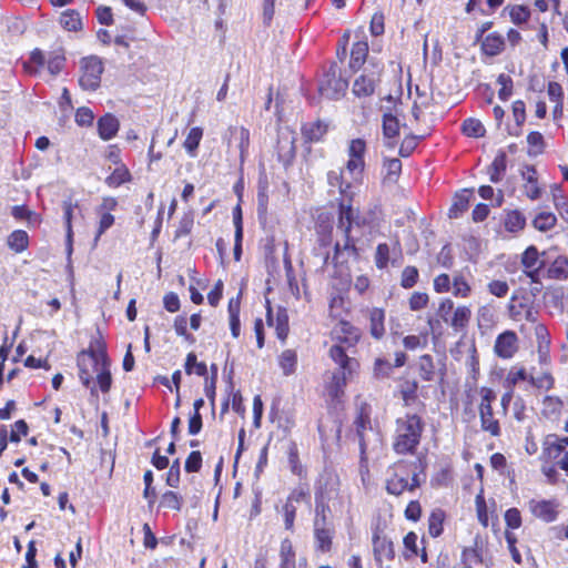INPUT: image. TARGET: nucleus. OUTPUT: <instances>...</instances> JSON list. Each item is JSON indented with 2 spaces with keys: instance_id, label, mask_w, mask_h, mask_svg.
I'll return each mask as SVG.
<instances>
[{
  "instance_id": "16",
  "label": "nucleus",
  "mask_w": 568,
  "mask_h": 568,
  "mask_svg": "<svg viewBox=\"0 0 568 568\" xmlns=\"http://www.w3.org/2000/svg\"><path fill=\"white\" fill-rule=\"evenodd\" d=\"M266 321L270 326H275L276 336L278 339L284 342L288 335V314L283 307H278L276 311L275 318L272 315L271 307H267Z\"/></svg>"
},
{
  "instance_id": "53",
  "label": "nucleus",
  "mask_w": 568,
  "mask_h": 568,
  "mask_svg": "<svg viewBox=\"0 0 568 568\" xmlns=\"http://www.w3.org/2000/svg\"><path fill=\"white\" fill-rule=\"evenodd\" d=\"M419 273L415 266H406L402 272L400 286L403 288H412L418 282Z\"/></svg>"
},
{
  "instance_id": "57",
  "label": "nucleus",
  "mask_w": 568,
  "mask_h": 568,
  "mask_svg": "<svg viewBox=\"0 0 568 568\" xmlns=\"http://www.w3.org/2000/svg\"><path fill=\"white\" fill-rule=\"evenodd\" d=\"M546 444L548 445L549 455L555 454V457H557L568 446V436L562 438L549 436Z\"/></svg>"
},
{
  "instance_id": "7",
  "label": "nucleus",
  "mask_w": 568,
  "mask_h": 568,
  "mask_svg": "<svg viewBox=\"0 0 568 568\" xmlns=\"http://www.w3.org/2000/svg\"><path fill=\"white\" fill-rule=\"evenodd\" d=\"M104 67L95 55L84 57L80 61L79 84L83 90L95 91L101 83Z\"/></svg>"
},
{
  "instance_id": "28",
  "label": "nucleus",
  "mask_w": 568,
  "mask_h": 568,
  "mask_svg": "<svg viewBox=\"0 0 568 568\" xmlns=\"http://www.w3.org/2000/svg\"><path fill=\"white\" fill-rule=\"evenodd\" d=\"M368 54V43L366 41H357L353 44L351 51L349 67L354 71L358 70L366 61Z\"/></svg>"
},
{
  "instance_id": "24",
  "label": "nucleus",
  "mask_w": 568,
  "mask_h": 568,
  "mask_svg": "<svg viewBox=\"0 0 568 568\" xmlns=\"http://www.w3.org/2000/svg\"><path fill=\"white\" fill-rule=\"evenodd\" d=\"M385 311L374 307L369 311V333L375 339H381L385 334Z\"/></svg>"
},
{
  "instance_id": "3",
  "label": "nucleus",
  "mask_w": 568,
  "mask_h": 568,
  "mask_svg": "<svg viewBox=\"0 0 568 568\" xmlns=\"http://www.w3.org/2000/svg\"><path fill=\"white\" fill-rule=\"evenodd\" d=\"M425 457L415 460L400 459L387 468L386 490L399 496L404 491H413L425 480Z\"/></svg>"
},
{
  "instance_id": "18",
  "label": "nucleus",
  "mask_w": 568,
  "mask_h": 568,
  "mask_svg": "<svg viewBox=\"0 0 568 568\" xmlns=\"http://www.w3.org/2000/svg\"><path fill=\"white\" fill-rule=\"evenodd\" d=\"M62 211H63V220L65 225V244L67 252L70 255L72 253V243H73V229H72V219L74 211H79V205L77 202H72L71 200H65L62 202Z\"/></svg>"
},
{
  "instance_id": "20",
  "label": "nucleus",
  "mask_w": 568,
  "mask_h": 568,
  "mask_svg": "<svg viewBox=\"0 0 568 568\" xmlns=\"http://www.w3.org/2000/svg\"><path fill=\"white\" fill-rule=\"evenodd\" d=\"M540 410L546 418L556 420L564 410V403L558 396L546 395L541 402Z\"/></svg>"
},
{
  "instance_id": "23",
  "label": "nucleus",
  "mask_w": 568,
  "mask_h": 568,
  "mask_svg": "<svg viewBox=\"0 0 568 568\" xmlns=\"http://www.w3.org/2000/svg\"><path fill=\"white\" fill-rule=\"evenodd\" d=\"M528 383L531 387L539 390H550L554 387V378L547 371H537L532 368L529 372Z\"/></svg>"
},
{
  "instance_id": "14",
  "label": "nucleus",
  "mask_w": 568,
  "mask_h": 568,
  "mask_svg": "<svg viewBox=\"0 0 568 568\" xmlns=\"http://www.w3.org/2000/svg\"><path fill=\"white\" fill-rule=\"evenodd\" d=\"M381 68L371 73L359 75L353 84V93L358 98L369 97L375 92L377 82L379 81Z\"/></svg>"
},
{
  "instance_id": "33",
  "label": "nucleus",
  "mask_w": 568,
  "mask_h": 568,
  "mask_svg": "<svg viewBox=\"0 0 568 568\" xmlns=\"http://www.w3.org/2000/svg\"><path fill=\"white\" fill-rule=\"evenodd\" d=\"M280 568H296L295 551L290 539H284L280 548Z\"/></svg>"
},
{
  "instance_id": "51",
  "label": "nucleus",
  "mask_w": 568,
  "mask_h": 568,
  "mask_svg": "<svg viewBox=\"0 0 568 568\" xmlns=\"http://www.w3.org/2000/svg\"><path fill=\"white\" fill-rule=\"evenodd\" d=\"M185 371L187 374H195L197 376H206L207 367L203 362H197L196 355L190 353L185 361Z\"/></svg>"
},
{
  "instance_id": "44",
  "label": "nucleus",
  "mask_w": 568,
  "mask_h": 568,
  "mask_svg": "<svg viewBox=\"0 0 568 568\" xmlns=\"http://www.w3.org/2000/svg\"><path fill=\"white\" fill-rule=\"evenodd\" d=\"M202 135H203V131L199 126L192 128L190 130V132L184 141V144H183L186 152L190 154V156L196 155V150L201 142Z\"/></svg>"
},
{
  "instance_id": "29",
  "label": "nucleus",
  "mask_w": 568,
  "mask_h": 568,
  "mask_svg": "<svg viewBox=\"0 0 568 568\" xmlns=\"http://www.w3.org/2000/svg\"><path fill=\"white\" fill-rule=\"evenodd\" d=\"M8 247L14 253H22L29 246V235L23 230H16L7 237Z\"/></svg>"
},
{
  "instance_id": "37",
  "label": "nucleus",
  "mask_w": 568,
  "mask_h": 568,
  "mask_svg": "<svg viewBox=\"0 0 568 568\" xmlns=\"http://www.w3.org/2000/svg\"><path fill=\"white\" fill-rule=\"evenodd\" d=\"M47 62V58L42 50L34 49L31 51L28 61L23 63V68L27 72L31 74L38 73L39 69H41Z\"/></svg>"
},
{
  "instance_id": "52",
  "label": "nucleus",
  "mask_w": 568,
  "mask_h": 568,
  "mask_svg": "<svg viewBox=\"0 0 568 568\" xmlns=\"http://www.w3.org/2000/svg\"><path fill=\"white\" fill-rule=\"evenodd\" d=\"M327 182L331 186L337 187L341 194H347L349 183L344 182V172L342 170H332L327 173Z\"/></svg>"
},
{
  "instance_id": "6",
  "label": "nucleus",
  "mask_w": 568,
  "mask_h": 568,
  "mask_svg": "<svg viewBox=\"0 0 568 568\" xmlns=\"http://www.w3.org/2000/svg\"><path fill=\"white\" fill-rule=\"evenodd\" d=\"M357 416L355 418L354 425L356 428V435L359 442V452H361V460L359 468L361 473H368V440L366 438V432H372V423H371V414L372 408L367 403L359 402L357 399Z\"/></svg>"
},
{
  "instance_id": "41",
  "label": "nucleus",
  "mask_w": 568,
  "mask_h": 568,
  "mask_svg": "<svg viewBox=\"0 0 568 568\" xmlns=\"http://www.w3.org/2000/svg\"><path fill=\"white\" fill-rule=\"evenodd\" d=\"M419 376L424 381H434L436 377L435 365L430 355H423L418 361Z\"/></svg>"
},
{
  "instance_id": "30",
  "label": "nucleus",
  "mask_w": 568,
  "mask_h": 568,
  "mask_svg": "<svg viewBox=\"0 0 568 568\" xmlns=\"http://www.w3.org/2000/svg\"><path fill=\"white\" fill-rule=\"evenodd\" d=\"M506 168H507L506 153L504 151H499L496 154V156L488 170L490 181L493 183H498L499 181H501L503 175L506 172Z\"/></svg>"
},
{
  "instance_id": "35",
  "label": "nucleus",
  "mask_w": 568,
  "mask_h": 568,
  "mask_svg": "<svg viewBox=\"0 0 568 568\" xmlns=\"http://www.w3.org/2000/svg\"><path fill=\"white\" fill-rule=\"evenodd\" d=\"M471 317V311L467 306H458L450 321V326L456 331H463L468 325Z\"/></svg>"
},
{
  "instance_id": "63",
  "label": "nucleus",
  "mask_w": 568,
  "mask_h": 568,
  "mask_svg": "<svg viewBox=\"0 0 568 568\" xmlns=\"http://www.w3.org/2000/svg\"><path fill=\"white\" fill-rule=\"evenodd\" d=\"M94 114L91 109L82 106L75 112V122L80 126H89L93 123Z\"/></svg>"
},
{
  "instance_id": "39",
  "label": "nucleus",
  "mask_w": 568,
  "mask_h": 568,
  "mask_svg": "<svg viewBox=\"0 0 568 568\" xmlns=\"http://www.w3.org/2000/svg\"><path fill=\"white\" fill-rule=\"evenodd\" d=\"M267 182L260 180L257 189V216L260 220H265L267 215L268 194Z\"/></svg>"
},
{
  "instance_id": "9",
  "label": "nucleus",
  "mask_w": 568,
  "mask_h": 568,
  "mask_svg": "<svg viewBox=\"0 0 568 568\" xmlns=\"http://www.w3.org/2000/svg\"><path fill=\"white\" fill-rule=\"evenodd\" d=\"M311 505L310 491L303 487H298L288 495L286 503L283 506L284 524L287 530L293 529L294 520L296 516L297 505L300 504Z\"/></svg>"
},
{
  "instance_id": "25",
  "label": "nucleus",
  "mask_w": 568,
  "mask_h": 568,
  "mask_svg": "<svg viewBox=\"0 0 568 568\" xmlns=\"http://www.w3.org/2000/svg\"><path fill=\"white\" fill-rule=\"evenodd\" d=\"M314 538L316 549L321 552H328L332 549L333 530L328 526H314Z\"/></svg>"
},
{
  "instance_id": "10",
  "label": "nucleus",
  "mask_w": 568,
  "mask_h": 568,
  "mask_svg": "<svg viewBox=\"0 0 568 568\" xmlns=\"http://www.w3.org/2000/svg\"><path fill=\"white\" fill-rule=\"evenodd\" d=\"M366 150L365 141L362 139L352 140L348 146L347 172L356 179L364 169V153Z\"/></svg>"
},
{
  "instance_id": "36",
  "label": "nucleus",
  "mask_w": 568,
  "mask_h": 568,
  "mask_svg": "<svg viewBox=\"0 0 568 568\" xmlns=\"http://www.w3.org/2000/svg\"><path fill=\"white\" fill-rule=\"evenodd\" d=\"M521 264L525 268L544 267L546 260H540V254L534 245L528 246L521 255Z\"/></svg>"
},
{
  "instance_id": "2",
  "label": "nucleus",
  "mask_w": 568,
  "mask_h": 568,
  "mask_svg": "<svg viewBox=\"0 0 568 568\" xmlns=\"http://www.w3.org/2000/svg\"><path fill=\"white\" fill-rule=\"evenodd\" d=\"M79 377L82 385L90 390H109L112 383L110 361L106 356L105 344L101 338H93L89 349L79 353Z\"/></svg>"
},
{
  "instance_id": "4",
  "label": "nucleus",
  "mask_w": 568,
  "mask_h": 568,
  "mask_svg": "<svg viewBox=\"0 0 568 568\" xmlns=\"http://www.w3.org/2000/svg\"><path fill=\"white\" fill-rule=\"evenodd\" d=\"M425 423L417 414H406L396 419L392 447L398 455H415L420 444Z\"/></svg>"
},
{
  "instance_id": "26",
  "label": "nucleus",
  "mask_w": 568,
  "mask_h": 568,
  "mask_svg": "<svg viewBox=\"0 0 568 568\" xmlns=\"http://www.w3.org/2000/svg\"><path fill=\"white\" fill-rule=\"evenodd\" d=\"M326 132L327 125L322 121L308 122L302 126V134L306 142H318Z\"/></svg>"
},
{
  "instance_id": "47",
  "label": "nucleus",
  "mask_w": 568,
  "mask_h": 568,
  "mask_svg": "<svg viewBox=\"0 0 568 568\" xmlns=\"http://www.w3.org/2000/svg\"><path fill=\"white\" fill-rule=\"evenodd\" d=\"M526 225V219L519 211H511L505 219V227L509 232H518Z\"/></svg>"
},
{
  "instance_id": "34",
  "label": "nucleus",
  "mask_w": 568,
  "mask_h": 568,
  "mask_svg": "<svg viewBox=\"0 0 568 568\" xmlns=\"http://www.w3.org/2000/svg\"><path fill=\"white\" fill-rule=\"evenodd\" d=\"M60 24L68 31H79L82 29V20L80 13L75 10L68 9L60 16Z\"/></svg>"
},
{
  "instance_id": "56",
  "label": "nucleus",
  "mask_w": 568,
  "mask_h": 568,
  "mask_svg": "<svg viewBox=\"0 0 568 568\" xmlns=\"http://www.w3.org/2000/svg\"><path fill=\"white\" fill-rule=\"evenodd\" d=\"M497 83L500 85L498 97L503 101H507L513 92V80L509 75L501 73L497 78Z\"/></svg>"
},
{
  "instance_id": "38",
  "label": "nucleus",
  "mask_w": 568,
  "mask_h": 568,
  "mask_svg": "<svg viewBox=\"0 0 568 568\" xmlns=\"http://www.w3.org/2000/svg\"><path fill=\"white\" fill-rule=\"evenodd\" d=\"M131 181V173L125 165H120L105 179V184L110 187H119L123 183Z\"/></svg>"
},
{
  "instance_id": "59",
  "label": "nucleus",
  "mask_w": 568,
  "mask_h": 568,
  "mask_svg": "<svg viewBox=\"0 0 568 568\" xmlns=\"http://www.w3.org/2000/svg\"><path fill=\"white\" fill-rule=\"evenodd\" d=\"M98 214L100 215V220L98 231L94 237L95 243L99 241L100 236L114 224V216L111 213L102 212Z\"/></svg>"
},
{
  "instance_id": "19",
  "label": "nucleus",
  "mask_w": 568,
  "mask_h": 568,
  "mask_svg": "<svg viewBox=\"0 0 568 568\" xmlns=\"http://www.w3.org/2000/svg\"><path fill=\"white\" fill-rule=\"evenodd\" d=\"M473 196L471 190L465 189L457 192L448 212L449 219H459L468 210Z\"/></svg>"
},
{
  "instance_id": "11",
  "label": "nucleus",
  "mask_w": 568,
  "mask_h": 568,
  "mask_svg": "<svg viewBox=\"0 0 568 568\" xmlns=\"http://www.w3.org/2000/svg\"><path fill=\"white\" fill-rule=\"evenodd\" d=\"M496 399V393H486L480 404L481 428L493 436L500 433L499 423L493 415L491 403Z\"/></svg>"
},
{
  "instance_id": "50",
  "label": "nucleus",
  "mask_w": 568,
  "mask_h": 568,
  "mask_svg": "<svg viewBox=\"0 0 568 568\" xmlns=\"http://www.w3.org/2000/svg\"><path fill=\"white\" fill-rule=\"evenodd\" d=\"M463 133L469 138H480L485 134V128L479 120L469 118L463 123Z\"/></svg>"
},
{
  "instance_id": "58",
  "label": "nucleus",
  "mask_w": 568,
  "mask_h": 568,
  "mask_svg": "<svg viewBox=\"0 0 568 568\" xmlns=\"http://www.w3.org/2000/svg\"><path fill=\"white\" fill-rule=\"evenodd\" d=\"M394 366L389 361L385 358H376L374 363V376L377 378L388 377L393 371Z\"/></svg>"
},
{
  "instance_id": "64",
  "label": "nucleus",
  "mask_w": 568,
  "mask_h": 568,
  "mask_svg": "<svg viewBox=\"0 0 568 568\" xmlns=\"http://www.w3.org/2000/svg\"><path fill=\"white\" fill-rule=\"evenodd\" d=\"M384 166L387 171V179L395 181L402 171V162L399 159H388L385 161Z\"/></svg>"
},
{
  "instance_id": "31",
  "label": "nucleus",
  "mask_w": 568,
  "mask_h": 568,
  "mask_svg": "<svg viewBox=\"0 0 568 568\" xmlns=\"http://www.w3.org/2000/svg\"><path fill=\"white\" fill-rule=\"evenodd\" d=\"M504 38L497 33L488 34L481 42V50L485 54L495 57L504 50Z\"/></svg>"
},
{
  "instance_id": "45",
  "label": "nucleus",
  "mask_w": 568,
  "mask_h": 568,
  "mask_svg": "<svg viewBox=\"0 0 568 568\" xmlns=\"http://www.w3.org/2000/svg\"><path fill=\"white\" fill-rule=\"evenodd\" d=\"M445 514L443 510H435L428 518V532L432 537H439L443 532Z\"/></svg>"
},
{
  "instance_id": "49",
  "label": "nucleus",
  "mask_w": 568,
  "mask_h": 568,
  "mask_svg": "<svg viewBox=\"0 0 568 568\" xmlns=\"http://www.w3.org/2000/svg\"><path fill=\"white\" fill-rule=\"evenodd\" d=\"M557 217L555 214L550 212H541L539 213L532 221L535 229L539 231H548L556 225Z\"/></svg>"
},
{
  "instance_id": "43",
  "label": "nucleus",
  "mask_w": 568,
  "mask_h": 568,
  "mask_svg": "<svg viewBox=\"0 0 568 568\" xmlns=\"http://www.w3.org/2000/svg\"><path fill=\"white\" fill-rule=\"evenodd\" d=\"M399 133V122L390 113L383 115V134L386 140L395 139Z\"/></svg>"
},
{
  "instance_id": "17",
  "label": "nucleus",
  "mask_w": 568,
  "mask_h": 568,
  "mask_svg": "<svg viewBox=\"0 0 568 568\" xmlns=\"http://www.w3.org/2000/svg\"><path fill=\"white\" fill-rule=\"evenodd\" d=\"M373 550L377 562L389 561L395 557L393 542L384 536L377 534L373 537Z\"/></svg>"
},
{
  "instance_id": "5",
  "label": "nucleus",
  "mask_w": 568,
  "mask_h": 568,
  "mask_svg": "<svg viewBox=\"0 0 568 568\" xmlns=\"http://www.w3.org/2000/svg\"><path fill=\"white\" fill-rule=\"evenodd\" d=\"M329 357L338 367L329 377L328 390H342L352 379L358 363L355 358L349 357L341 345H333L329 348Z\"/></svg>"
},
{
  "instance_id": "54",
  "label": "nucleus",
  "mask_w": 568,
  "mask_h": 568,
  "mask_svg": "<svg viewBox=\"0 0 568 568\" xmlns=\"http://www.w3.org/2000/svg\"><path fill=\"white\" fill-rule=\"evenodd\" d=\"M509 16L514 24L520 26L530 18V9L521 4L514 6L509 10Z\"/></svg>"
},
{
  "instance_id": "13",
  "label": "nucleus",
  "mask_w": 568,
  "mask_h": 568,
  "mask_svg": "<svg viewBox=\"0 0 568 568\" xmlns=\"http://www.w3.org/2000/svg\"><path fill=\"white\" fill-rule=\"evenodd\" d=\"M518 336L513 331H505L495 341L494 352L504 359H510L518 351Z\"/></svg>"
},
{
  "instance_id": "15",
  "label": "nucleus",
  "mask_w": 568,
  "mask_h": 568,
  "mask_svg": "<svg viewBox=\"0 0 568 568\" xmlns=\"http://www.w3.org/2000/svg\"><path fill=\"white\" fill-rule=\"evenodd\" d=\"M529 510L531 514L544 520L545 523H551L557 519L558 516V504L555 500H530Z\"/></svg>"
},
{
  "instance_id": "48",
  "label": "nucleus",
  "mask_w": 568,
  "mask_h": 568,
  "mask_svg": "<svg viewBox=\"0 0 568 568\" xmlns=\"http://www.w3.org/2000/svg\"><path fill=\"white\" fill-rule=\"evenodd\" d=\"M183 499L182 497L172 490L165 491L160 500V507L165 509L180 510L182 508Z\"/></svg>"
},
{
  "instance_id": "55",
  "label": "nucleus",
  "mask_w": 568,
  "mask_h": 568,
  "mask_svg": "<svg viewBox=\"0 0 568 568\" xmlns=\"http://www.w3.org/2000/svg\"><path fill=\"white\" fill-rule=\"evenodd\" d=\"M174 329L179 336H182L187 343L193 344L195 337L187 333V320L184 315H179L174 320Z\"/></svg>"
},
{
  "instance_id": "42",
  "label": "nucleus",
  "mask_w": 568,
  "mask_h": 568,
  "mask_svg": "<svg viewBox=\"0 0 568 568\" xmlns=\"http://www.w3.org/2000/svg\"><path fill=\"white\" fill-rule=\"evenodd\" d=\"M329 507L322 496L315 499V519L314 526H328Z\"/></svg>"
},
{
  "instance_id": "61",
  "label": "nucleus",
  "mask_w": 568,
  "mask_h": 568,
  "mask_svg": "<svg viewBox=\"0 0 568 568\" xmlns=\"http://www.w3.org/2000/svg\"><path fill=\"white\" fill-rule=\"evenodd\" d=\"M385 17L384 13L378 11L375 12L371 19L369 24V31L374 37H378L384 33L385 26H384Z\"/></svg>"
},
{
  "instance_id": "60",
  "label": "nucleus",
  "mask_w": 568,
  "mask_h": 568,
  "mask_svg": "<svg viewBox=\"0 0 568 568\" xmlns=\"http://www.w3.org/2000/svg\"><path fill=\"white\" fill-rule=\"evenodd\" d=\"M504 518L507 529H518L523 524L521 514L519 509L515 507L507 509Z\"/></svg>"
},
{
  "instance_id": "62",
  "label": "nucleus",
  "mask_w": 568,
  "mask_h": 568,
  "mask_svg": "<svg viewBox=\"0 0 568 568\" xmlns=\"http://www.w3.org/2000/svg\"><path fill=\"white\" fill-rule=\"evenodd\" d=\"M429 297L426 293L415 292L409 297L408 304L412 311H420L428 304Z\"/></svg>"
},
{
  "instance_id": "8",
  "label": "nucleus",
  "mask_w": 568,
  "mask_h": 568,
  "mask_svg": "<svg viewBox=\"0 0 568 568\" xmlns=\"http://www.w3.org/2000/svg\"><path fill=\"white\" fill-rule=\"evenodd\" d=\"M347 89V82L338 74L337 67L331 65L318 83L320 94L328 100H337Z\"/></svg>"
},
{
  "instance_id": "27",
  "label": "nucleus",
  "mask_w": 568,
  "mask_h": 568,
  "mask_svg": "<svg viewBox=\"0 0 568 568\" xmlns=\"http://www.w3.org/2000/svg\"><path fill=\"white\" fill-rule=\"evenodd\" d=\"M547 276L551 280L564 281L568 278V257L558 256L547 268Z\"/></svg>"
},
{
  "instance_id": "46",
  "label": "nucleus",
  "mask_w": 568,
  "mask_h": 568,
  "mask_svg": "<svg viewBox=\"0 0 568 568\" xmlns=\"http://www.w3.org/2000/svg\"><path fill=\"white\" fill-rule=\"evenodd\" d=\"M278 363L285 375L292 374L295 371L297 364L296 352L293 349H285L280 355Z\"/></svg>"
},
{
  "instance_id": "40",
  "label": "nucleus",
  "mask_w": 568,
  "mask_h": 568,
  "mask_svg": "<svg viewBox=\"0 0 568 568\" xmlns=\"http://www.w3.org/2000/svg\"><path fill=\"white\" fill-rule=\"evenodd\" d=\"M48 71L52 75H58L64 68L65 57L62 50H55L49 53L47 59Z\"/></svg>"
},
{
  "instance_id": "32",
  "label": "nucleus",
  "mask_w": 568,
  "mask_h": 568,
  "mask_svg": "<svg viewBox=\"0 0 568 568\" xmlns=\"http://www.w3.org/2000/svg\"><path fill=\"white\" fill-rule=\"evenodd\" d=\"M528 378L529 372H527V369L523 365L516 364L511 366L510 369L508 371L505 377L504 385L507 388H511L517 386L521 382H528Z\"/></svg>"
},
{
  "instance_id": "21",
  "label": "nucleus",
  "mask_w": 568,
  "mask_h": 568,
  "mask_svg": "<svg viewBox=\"0 0 568 568\" xmlns=\"http://www.w3.org/2000/svg\"><path fill=\"white\" fill-rule=\"evenodd\" d=\"M119 131V121L118 119L106 113L103 116H101L98 121V132L102 140H111L115 136V134Z\"/></svg>"
},
{
  "instance_id": "22",
  "label": "nucleus",
  "mask_w": 568,
  "mask_h": 568,
  "mask_svg": "<svg viewBox=\"0 0 568 568\" xmlns=\"http://www.w3.org/2000/svg\"><path fill=\"white\" fill-rule=\"evenodd\" d=\"M229 132L231 138L237 143L241 162H244L250 146V131L244 126H231Z\"/></svg>"
},
{
  "instance_id": "1",
  "label": "nucleus",
  "mask_w": 568,
  "mask_h": 568,
  "mask_svg": "<svg viewBox=\"0 0 568 568\" xmlns=\"http://www.w3.org/2000/svg\"><path fill=\"white\" fill-rule=\"evenodd\" d=\"M353 222L354 213L352 206L341 203L336 232L342 236L343 244L337 240L334 245L332 263L335 265L346 262L351 256H357L356 243L354 237L351 235ZM333 227L334 216L327 212L320 213L315 225L318 246L314 248V254L321 258L323 267L327 266L331 260L328 247L333 242Z\"/></svg>"
},
{
  "instance_id": "12",
  "label": "nucleus",
  "mask_w": 568,
  "mask_h": 568,
  "mask_svg": "<svg viewBox=\"0 0 568 568\" xmlns=\"http://www.w3.org/2000/svg\"><path fill=\"white\" fill-rule=\"evenodd\" d=\"M295 136L294 133L288 130L278 131L276 154L277 159L284 165L291 164L295 156Z\"/></svg>"
}]
</instances>
